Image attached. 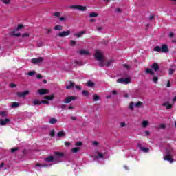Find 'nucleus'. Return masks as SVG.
Masks as SVG:
<instances>
[{"label": "nucleus", "instance_id": "f257e3e1", "mask_svg": "<svg viewBox=\"0 0 176 176\" xmlns=\"http://www.w3.org/2000/svg\"><path fill=\"white\" fill-rule=\"evenodd\" d=\"M94 57L96 60H98V61H100L99 63L100 67H104V65H106V67H111V65L113 64V60H110L106 64H104V62H102L104 60V54L101 51L98 50H96Z\"/></svg>", "mask_w": 176, "mask_h": 176}, {"label": "nucleus", "instance_id": "f03ea898", "mask_svg": "<svg viewBox=\"0 0 176 176\" xmlns=\"http://www.w3.org/2000/svg\"><path fill=\"white\" fill-rule=\"evenodd\" d=\"M54 156H50L46 158H45V162H57V163H60L61 160V157H64V153L61 152H54Z\"/></svg>", "mask_w": 176, "mask_h": 176}, {"label": "nucleus", "instance_id": "7ed1b4c3", "mask_svg": "<svg viewBox=\"0 0 176 176\" xmlns=\"http://www.w3.org/2000/svg\"><path fill=\"white\" fill-rule=\"evenodd\" d=\"M173 148L166 149L165 155L164 156V160H166L167 162H169V163H173L174 162V160L173 159Z\"/></svg>", "mask_w": 176, "mask_h": 176}, {"label": "nucleus", "instance_id": "20e7f679", "mask_svg": "<svg viewBox=\"0 0 176 176\" xmlns=\"http://www.w3.org/2000/svg\"><path fill=\"white\" fill-rule=\"evenodd\" d=\"M154 50L155 52H162V53H167V52H168V47L166 44L162 45V47L157 45L154 47Z\"/></svg>", "mask_w": 176, "mask_h": 176}, {"label": "nucleus", "instance_id": "39448f33", "mask_svg": "<svg viewBox=\"0 0 176 176\" xmlns=\"http://www.w3.org/2000/svg\"><path fill=\"white\" fill-rule=\"evenodd\" d=\"M69 8L76 9L77 10H80V12H85L87 9L86 6H82L80 5L71 6Z\"/></svg>", "mask_w": 176, "mask_h": 176}, {"label": "nucleus", "instance_id": "423d86ee", "mask_svg": "<svg viewBox=\"0 0 176 176\" xmlns=\"http://www.w3.org/2000/svg\"><path fill=\"white\" fill-rule=\"evenodd\" d=\"M130 82H131V80L129 78H121L117 80L118 83H122V85H129Z\"/></svg>", "mask_w": 176, "mask_h": 176}, {"label": "nucleus", "instance_id": "0eeeda50", "mask_svg": "<svg viewBox=\"0 0 176 176\" xmlns=\"http://www.w3.org/2000/svg\"><path fill=\"white\" fill-rule=\"evenodd\" d=\"M43 61V57H38L36 58H32V64H41Z\"/></svg>", "mask_w": 176, "mask_h": 176}, {"label": "nucleus", "instance_id": "6e6552de", "mask_svg": "<svg viewBox=\"0 0 176 176\" xmlns=\"http://www.w3.org/2000/svg\"><path fill=\"white\" fill-rule=\"evenodd\" d=\"M69 34H71L70 30L63 31L58 34V36H60V38H64L65 36H68V35H69Z\"/></svg>", "mask_w": 176, "mask_h": 176}, {"label": "nucleus", "instance_id": "1a4fd4ad", "mask_svg": "<svg viewBox=\"0 0 176 176\" xmlns=\"http://www.w3.org/2000/svg\"><path fill=\"white\" fill-rule=\"evenodd\" d=\"M74 100H76V98L75 96H69L65 99L64 102L65 104H69L71 101H74Z\"/></svg>", "mask_w": 176, "mask_h": 176}, {"label": "nucleus", "instance_id": "9d476101", "mask_svg": "<svg viewBox=\"0 0 176 176\" xmlns=\"http://www.w3.org/2000/svg\"><path fill=\"white\" fill-rule=\"evenodd\" d=\"M138 148H139V149L142 151V152H144V153H147V152H149V148L142 146L140 143L138 144Z\"/></svg>", "mask_w": 176, "mask_h": 176}, {"label": "nucleus", "instance_id": "9b49d317", "mask_svg": "<svg viewBox=\"0 0 176 176\" xmlns=\"http://www.w3.org/2000/svg\"><path fill=\"white\" fill-rule=\"evenodd\" d=\"M9 122H10V120L8 118H6L5 120H0V125L6 126Z\"/></svg>", "mask_w": 176, "mask_h": 176}, {"label": "nucleus", "instance_id": "f8f14e48", "mask_svg": "<svg viewBox=\"0 0 176 176\" xmlns=\"http://www.w3.org/2000/svg\"><path fill=\"white\" fill-rule=\"evenodd\" d=\"M79 54H81V56H89L90 54V52L86 50H81L79 51Z\"/></svg>", "mask_w": 176, "mask_h": 176}, {"label": "nucleus", "instance_id": "ddd939ff", "mask_svg": "<svg viewBox=\"0 0 176 176\" xmlns=\"http://www.w3.org/2000/svg\"><path fill=\"white\" fill-rule=\"evenodd\" d=\"M29 91H25L24 92H18L17 96H19V97H25V96L29 94Z\"/></svg>", "mask_w": 176, "mask_h": 176}, {"label": "nucleus", "instance_id": "4468645a", "mask_svg": "<svg viewBox=\"0 0 176 176\" xmlns=\"http://www.w3.org/2000/svg\"><path fill=\"white\" fill-rule=\"evenodd\" d=\"M38 93L41 96H43V94H47L49 93V90L46 89H39Z\"/></svg>", "mask_w": 176, "mask_h": 176}, {"label": "nucleus", "instance_id": "2eb2a0df", "mask_svg": "<svg viewBox=\"0 0 176 176\" xmlns=\"http://www.w3.org/2000/svg\"><path fill=\"white\" fill-rule=\"evenodd\" d=\"M10 35H11L12 36L19 37L21 36V34L20 32H17L16 30H14L10 33Z\"/></svg>", "mask_w": 176, "mask_h": 176}, {"label": "nucleus", "instance_id": "dca6fc26", "mask_svg": "<svg viewBox=\"0 0 176 176\" xmlns=\"http://www.w3.org/2000/svg\"><path fill=\"white\" fill-rule=\"evenodd\" d=\"M151 68L154 69V71H158L159 70V64L155 63H153L151 65Z\"/></svg>", "mask_w": 176, "mask_h": 176}, {"label": "nucleus", "instance_id": "f3484780", "mask_svg": "<svg viewBox=\"0 0 176 176\" xmlns=\"http://www.w3.org/2000/svg\"><path fill=\"white\" fill-rule=\"evenodd\" d=\"M86 34V31H81L77 34H74V36H77V38H80L82 35H85Z\"/></svg>", "mask_w": 176, "mask_h": 176}, {"label": "nucleus", "instance_id": "a211bd4d", "mask_svg": "<svg viewBox=\"0 0 176 176\" xmlns=\"http://www.w3.org/2000/svg\"><path fill=\"white\" fill-rule=\"evenodd\" d=\"M57 137L61 138V137H65V132L64 131H59L57 134Z\"/></svg>", "mask_w": 176, "mask_h": 176}, {"label": "nucleus", "instance_id": "6ab92c4d", "mask_svg": "<svg viewBox=\"0 0 176 176\" xmlns=\"http://www.w3.org/2000/svg\"><path fill=\"white\" fill-rule=\"evenodd\" d=\"M74 82L70 81L69 82V85H66V89L67 90H69V89H72V87H74Z\"/></svg>", "mask_w": 176, "mask_h": 176}, {"label": "nucleus", "instance_id": "aec40b11", "mask_svg": "<svg viewBox=\"0 0 176 176\" xmlns=\"http://www.w3.org/2000/svg\"><path fill=\"white\" fill-rule=\"evenodd\" d=\"M162 105L163 107H166V109H171L173 108V105L168 102L164 103Z\"/></svg>", "mask_w": 176, "mask_h": 176}, {"label": "nucleus", "instance_id": "412c9836", "mask_svg": "<svg viewBox=\"0 0 176 176\" xmlns=\"http://www.w3.org/2000/svg\"><path fill=\"white\" fill-rule=\"evenodd\" d=\"M49 123H50V124H56V123H57V119L52 118L50 120Z\"/></svg>", "mask_w": 176, "mask_h": 176}, {"label": "nucleus", "instance_id": "4be33fe9", "mask_svg": "<svg viewBox=\"0 0 176 176\" xmlns=\"http://www.w3.org/2000/svg\"><path fill=\"white\" fill-rule=\"evenodd\" d=\"M149 124V122L146 120L145 121H143L142 123V126L145 129L146 127L148 126V125Z\"/></svg>", "mask_w": 176, "mask_h": 176}, {"label": "nucleus", "instance_id": "5701e85b", "mask_svg": "<svg viewBox=\"0 0 176 176\" xmlns=\"http://www.w3.org/2000/svg\"><path fill=\"white\" fill-rule=\"evenodd\" d=\"M54 30H55V31H61L63 30V26L62 25H56L54 28Z\"/></svg>", "mask_w": 176, "mask_h": 176}, {"label": "nucleus", "instance_id": "b1692460", "mask_svg": "<svg viewBox=\"0 0 176 176\" xmlns=\"http://www.w3.org/2000/svg\"><path fill=\"white\" fill-rule=\"evenodd\" d=\"M146 74H150V75H155V73L153 72V70H152V69H146Z\"/></svg>", "mask_w": 176, "mask_h": 176}, {"label": "nucleus", "instance_id": "393cba45", "mask_svg": "<svg viewBox=\"0 0 176 176\" xmlns=\"http://www.w3.org/2000/svg\"><path fill=\"white\" fill-rule=\"evenodd\" d=\"M0 116H1V118H6V116H8V113L6 111H1Z\"/></svg>", "mask_w": 176, "mask_h": 176}, {"label": "nucleus", "instance_id": "a878e982", "mask_svg": "<svg viewBox=\"0 0 176 176\" xmlns=\"http://www.w3.org/2000/svg\"><path fill=\"white\" fill-rule=\"evenodd\" d=\"M41 102H42L39 101V100H34L33 101V104L34 105H41V104H42Z\"/></svg>", "mask_w": 176, "mask_h": 176}, {"label": "nucleus", "instance_id": "bb28decb", "mask_svg": "<svg viewBox=\"0 0 176 176\" xmlns=\"http://www.w3.org/2000/svg\"><path fill=\"white\" fill-rule=\"evenodd\" d=\"M11 107L12 108H17L18 107H20V103L13 102Z\"/></svg>", "mask_w": 176, "mask_h": 176}, {"label": "nucleus", "instance_id": "cd10ccee", "mask_svg": "<svg viewBox=\"0 0 176 176\" xmlns=\"http://www.w3.org/2000/svg\"><path fill=\"white\" fill-rule=\"evenodd\" d=\"M72 152L73 153H78V152H79V148L76 147L72 149Z\"/></svg>", "mask_w": 176, "mask_h": 176}, {"label": "nucleus", "instance_id": "c85d7f7f", "mask_svg": "<svg viewBox=\"0 0 176 176\" xmlns=\"http://www.w3.org/2000/svg\"><path fill=\"white\" fill-rule=\"evenodd\" d=\"M97 16H98V14L96 13V12H91L90 14H89V17H97Z\"/></svg>", "mask_w": 176, "mask_h": 176}, {"label": "nucleus", "instance_id": "c756f323", "mask_svg": "<svg viewBox=\"0 0 176 176\" xmlns=\"http://www.w3.org/2000/svg\"><path fill=\"white\" fill-rule=\"evenodd\" d=\"M104 157V155L101 153H98V156H96V159H102Z\"/></svg>", "mask_w": 176, "mask_h": 176}, {"label": "nucleus", "instance_id": "7c9ffc66", "mask_svg": "<svg viewBox=\"0 0 176 176\" xmlns=\"http://www.w3.org/2000/svg\"><path fill=\"white\" fill-rule=\"evenodd\" d=\"M53 16H55V17H60L61 16V13L58 12H56L53 14Z\"/></svg>", "mask_w": 176, "mask_h": 176}, {"label": "nucleus", "instance_id": "2f4dec72", "mask_svg": "<svg viewBox=\"0 0 176 176\" xmlns=\"http://www.w3.org/2000/svg\"><path fill=\"white\" fill-rule=\"evenodd\" d=\"M87 86H89V87H93V86H94V82L91 81H88Z\"/></svg>", "mask_w": 176, "mask_h": 176}, {"label": "nucleus", "instance_id": "473e14b6", "mask_svg": "<svg viewBox=\"0 0 176 176\" xmlns=\"http://www.w3.org/2000/svg\"><path fill=\"white\" fill-rule=\"evenodd\" d=\"M134 107H135V104H134V103L132 102L130 103L129 104V108L133 111V109H134Z\"/></svg>", "mask_w": 176, "mask_h": 176}, {"label": "nucleus", "instance_id": "72a5a7b5", "mask_svg": "<svg viewBox=\"0 0 176 176\" xmlns=\"http://www.w3.org/2000/svg\"><path fill=\"white\" fill-rule=\"evenodd\" d=\"M36 167H47V165L37 164H36Z\"/></svg>", "mask_w": 176, "mask_h": 176}, {"label": "nucleus", "instance_id": "f704fd0d", "mask_svg": "<svg viewBox=\"0 0 176 176\" xmlns=\"http://www.w3.org/2000/svg\"><path fill=\"white\" fill-rule=\"evenodd\" d=\"M141 105H142V102H138L135 104V107H137L138 108H140V107H141Z\"/></svg>", "mask_w": 176, "mask_h": 176}, {"label": "nucleus", "instance_id": "c9c22d12", "mask_svg": "<svg viewBox=\"0 0 176 176\" xmlns=\"http://www.w3.org/2000/svg\"><path fill=\"white\" fill-rule=\"evenodd\" d=\"M98 100H100V96L97 95H94V100L98 101Z\"/></svg>", "mask_w": 176, "mask_h": 176}, {"label": "nucleus", "instance_id": "e433bc0d", "mask_svg": "<svg viewBox=\"0 0 176 176\" xmlns=\"http://www.w3.org/2000/svg\"><path fill=\"white\" fill-rule=\"evenodd\" d=\"M157 80H159V78L156 76L153 78V82H154V83H157Z\"/></svg>", "mask_w": 176, "mask_h": 176}, {"label": "nucleus", "instance_id": "4c0bfd02", "mask_svg": "<svg viewBox=\"0 0 176 176\" xmlns=\"http://www.w3.org/2000/svg\"><path fill=\"white\" fill-rule=\"evenodd\" d=\"M28 36H30V34L28 33H23L22 34V38H28Z\"/></svg>", "mask_w": 176, "mask_h": 176}, {"label": "nucleus", "instance_id": "58836bf2", "mask_svg": "<svg viewBox=\"0 0 176 176\" xmlns=\"http://www.w3.org/2000/svg\"><path fill=\"white\" fill-rule=\"evenodd\" d=\"M82 94L85 96V97L89 96V92L87 91H82Z\"/></svg>", "mask_w": 176, "mask_h": 176}, {"label": "nucleus", "instance_id": "ea45409f", "mask_svg": "<svg viewBox=\"0 0 176 176\" xmlns=\"http://www.w3.org/2000/svg\"><path fill=\"white\" fill-rule=\"evenodd\" d=\"M53 96H48L45 98V100H53Z\"/></svg>", "mask_w": 176, "mask_h": 176}, {"label": "nucleus", "instance_id": "a19ab883", "mask_svg": "<svg viewBox=\"0 0 176 176\" xmlns=\"http://www.w3.org/2000/svg\"><path fill=\"white\" fill-rule=\"evenodd\" d=\"M28 75H29V76H32L35 75V72L34 71H31L28 74Z\"/></svg>", "mask_w": 176, "mask_h": 176}, {"label": "nucleus", "instance_id": "79ce46f5", "mask_svg": "<svg viewBox=\"0 0 176 176\" xmlns=\"http://www.w3.org/2000/svg\"><path fill=\"white\" fill-rule=\"evenodd\" d=\"M175 69H169V75H173V74H174Z\"/></svg>", "mask_w": 176, "mask_h": 176}, {"label": "nucleus", "instance_id": "37998d69", "mask_svg": "<svg viewBox=\"0 0 176 176\" xmlns=\"http://www.w3.org/2000/svg\"><path fill=\"white\" fill-rule=\"evenodd\" d=\"M24 28V26L23 25H18L16 31H19V30H21V28Z\"/></svg>", "mask_w": 176, "mask_h": 176}, {"label": "nucleus", "instance_id": "c03bdc74", "mask_svg": "<svg viewBox=\"0 0 176 176\" xmlns=\"http://www.w3.org/2000/svg\"><path fill=\"white\" fill-rule=\"evenodd\" d=\"M168 35L169 38H174V33H173V32H169L168 34Z\"/></svg>", "mask_w": 176, "mask_h": 176}, {"label": "nucleus", "instance_id": "a18cd8bd", "mask_svg": "<svg viewBox=\"0 0 176 176\" xmlns=\"http://www.w3.org/2000/svg\"><path fill=\"white\" fill-rule=\"evenodd\" d=\"M54 134H55L54 130H52V131H51L50 135L51 137H54Z\"/></svg>", "mask_w": 176, "mask_h": 176}, {"label": "nucleus", "instance_id": "49530a36", "mask_svg": "<svg viewBox=\"0 0 176 176\" xmlns=\"http://www.w3.org/2000/svg\"><path fill=\"white\" fill-rule=\"evenodd\" d=\"M82 146V142H77L76 143V146Z\"/></svg>", "mask_w": 176, "mask_h": 176}, {"label": "nucleus", "instance_id": "de8ad7c7", "mask_svg": "<svg viewBox=\"0 0 176 176\" xmlns=\"http://www.w3.org/2000/svg\"><path fill=\"white\" fill-rule=\"evenodd\" d=\"M123 67H124V68H126V69H130V66H129V65L124 64V65H123Z\"/></svg>", "mask_w": 176, "mask_h": 176}, {"label": "nucleus", "instance_id": "09e8293b", "mask_svg": "<svg viewBox=\"0 0 176 176\" xmlns=\"http://www.w3.org/2000/svg\"><path fill=\"white\" fill-rule=\"evenodd\" d=\"M71 145V143L69 142H65V146H69Z\"/></svg>", "mask_w": 176, "mask_h": 176}, {"label": "nucleus", "instance_id": "8fccbe9b", "mask_svg": "<svg viewBox=\"0 0 176 176\" xmlns=\"http://www.w3.org/2000/svg\"><path fill=\"white\" fill-rule=\"evenodd\" d=\"M18 150H19V148H12L11 152H12V153H13L16 152V151H18Z\"/></svg>", "mask_w": 176, "mask_h": 176}, {"label": "nucleus", "instance_id": "3c124183", "mask_svg": "<svg viewBox=\"0 0 176 176\" xmlns=\"http://www.w3.org/2000/svg\"><path fill=\"white\" fill-rule=\"evenodd\" d=\"M3 3H6V5L10 2V0H3Z\"/></svg>", "mask_w": 176, "mask_h": 176}, {"label": "nucleus", "instance_id": "603ef678", "mask_svg": "<svg viewBox=\"0 0 176 176\" xmlns=\"http://www.w3.org/2000/svg\"><path fill=\"white\" fill-rule=\"evenodd\" d=\"M160 129H166V125L164 124H161Z\"/></svg>", "mask_w": 176, "mask_h": 176}, {"label": "nucleus", "instance_id": "864d4df0", "mask_svg": "<svg viewBox=\"0 0 176 176\" xmlns=\"http://www.w3.org/2000/svg\"><path fill=\"white\" fill-rule=\"evenodd\" d=\"M171 87V82L170 81H168L166 87Z\"/></svg>", "mask_w": 176, "mask_h": 176}, {"label": "nucleus", "instance_id": "5fc2aeb1", "mask_svg": "<svg viewBox=\"0 0 176 176\" xmlns=\"http://www.w3.org/2000/svg\"><path fill=\"white\" fill-rule=\"evenodd\" d=\"M116 12H117V13H120L122 12V10L120 8H116Z\"/></svg>", "mask_w": 176, "mask_h": 176}, {"label": "nucleus", "instance_id": "6e6d98bb", "mask_svg": "<svg viewBox=\"0 0 176 176\" xmlns=\"http://www.w3.org/2000/svg\"><path fill=\"white\" fill-rule=\"evenodd\" d=\"M92 144H93V145H94V146H97V145H98V142L94 141V142H92Z\"/></svg>", "mask_w": 176, "mask_h": 176}, {"label": "nucleus", "instance_id": "4d7b16f0", "mask_svg": "<svg viewBox=\"0 0 176 176\" xmlns=\"http://www.w3.org/2000/svg\"><path fill=\"white\" fill-rule=\"evenodd\" d=\"M36 78H37V79H42V75L38 74V75L36 76Z\"/></svg>", "mask_w": 176, "mask_h": 176}, {"label": "nucleus", "instance_id": "13d9d810", "mask_svg": "<svg viewBox=\"0 0 176 176\" xmlns=\"http://www.w3.org/2000/svg\"><path fill=\"white\" fill-rule=\"evenodd\" d=\"M59 20L60 21H64V20H65V18L64 16H61V17L59 18Z\"/></svg>", "mask_w": 176, "mask_h": 176}, {"label": "nucleus", "instance_id": "bf43d9fd", "mask_svg": "<svg viewBox=\"0 0 176 176\" xmlns=\"http://www.w3.org/2000/svg\"><path fill=\"white\" fill-rule=\"evenodd\" d=\"M41 104H49V102L46 100H43L41 101Z\"/></svg>", "mask_w": 176, "mask_h": 176}, {"label": "nucleus", "instance_id": "052dcab7", "mask_svg": "<svg viewBox=\"0 0 176 176\" xmlns=\"http://www.w3.org/2000/svg\"><path fill=\"white\" fill-rule=\"evenodd\" d=\"M52 29H47V34H49L50 32H52Z\"/></svg>", "mask_w": 176, "mask_h": 176}, {"label": "nucleus", "instance_id": "680f3d73", "mask_svg": "<svg viewBox=\"0 0 176 176\" xmlns=\"http://www.w3.org/2000/svg\"><path fill=\"white\" fill-rule=\"evenodd\" d=\"M120 126H121V127H124V126H126V123H124V122H121V123H120Z\"/></svg>", "mask_w": 176, "mask_h": 176}, {"label": "nucleus", "instance_id": "e2e57ef3", "mask_svg": "<svg viewBox=\"0 0 176 176\" xmlns=\"http://www.w3.org/2000/svg\"><path fill=\"white\" fill-rule=\"evenodd\" d=\"M10 87H12V88L16 87V85L12 83V84L10 85Z\"/></svg>", "mask_w": 176, "mask_h": 176}, {"label": "nucleus", "instance_id": "0e129e2a", "mask_svg": "<svg viewBox=\"0 0 176 176\" xmlns=\"http://www.w3.org/2000/svg\"><path fill=\"white\" fill-rule=\"evenodd\" d=\"M75 43H76L75 41H71V45H72V46H74V45H75Z\"/></svg>", "mask_w": 176, "mask_h": 176}, {"label": "nucleus", "instance_id": "69168bd1", "mask_svg": "<svg viewBox=\"0 0 176 176\" xmlns=\"http://www.w3.org/2000/svg\"><path fill=\"white\" fill-rule=\"evenodd\" d=\"M145 134H146V136L149 135V131H145Z\"/></svg>", "mask_w": 176, "mask_h": 176}, {"label": "nucleus", "instance_id": "338daca9", "mask_svg": "<svg viewBox=\"0 0 176 176\" xmlns=\"http://www.w3.org/2000/svg\"><path fill=\"white\" fill-rule=\"evenodd\" d=\"M173 101L176 102V96L173 98Z\"/></svg>", "mask_w": 176, "mask_h": 176}, {"label": "nucleus", "instance_id": "774afa93", "mask_svg": "<svg viewBox=\"0 0 176 176\" xmlns=\"http://www.w3.org/2000/svg\"><path fill=\"white\" fill-rule=\"evenodd\" d=\"M116 93H117L116 91H115V90L112 91L113 94H116Z\"/></svg>", "mask_w": 176, "mask_h": 176}]
</instances>
